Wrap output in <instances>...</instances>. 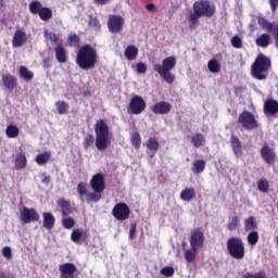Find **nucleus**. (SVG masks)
<instances>
[{
  "instance_id": "f257e3e1",
  "label": "nucleus",
  "mask_w": 278,
  "mask_h": 278,
  "mask_svg": "<svg viewBox=\"0 0 278 278\" xmlns=\"http://www.w3.org/2000/svg\"><path fill=\"white\" fill-rule=\"evenodd\" d=\"M90 186L93 192H88V184L79 182L77 185V193L83 203H99V200L102 199L101 193L105 190V177L103 174H96L90 180Z\"/></svg>"
},
{
  "instance_id": "f03ea898",
  "label": "nucleus",
  "mask_w": 278,
  "mask_h": 278,
  "mask_svg": "<svg viewBox=\"0 0 278 278\" xmlns=\"http://www.w3.org/2000/svg\"><path fill=\"white\" fill-rule=\"evenodd\" d=\"M216 12V7L210 0H198L193 3V13L189 15V29H197L199 26V18L206 16L212 18Z\"/></svg>"
},
{
  "instance_id": "7ed1b4c3",
  "label": "nucleus",
  "mask_w": 278,
  "mask_h": 278,
  "mask_svg": "<svg viewBox=\"0 0 278 278\" xmlns=\"http://www.w3.org/2000/svg\"><path fill=\"white\" fill-rule=\"evenodd\" d=\"M99 55L90 45L83 46L76 55V64L81 71H90L97 66Z\"/></svg>"
},
{
  "instance_id": "20e7f679",
  "label": "nucleus",
  "mask_w": 278,
  "mask_h": 278,
  "mask_svg": "<svg viewBox=\"0 0 278 278\" xmlns=\"http://www.w3.org/2000/svg\"><path fill=\"white\" fill-rule=\"evenodd\" d=\"M273 67V61L265 54H258L251 66V74L254 79L264 81L268 77V71Z\"/></svg>"
},
{
  "instance_id": "39448f33",
  "label": "nucleus",
  "mask_w": 278,
  "mask_h": 278,
  "mask_svg": "<svg viewBox=\"0 0 278 278\" xmlns=\"http://www.w3.org/2000/svg\"><path fill=\"white\" fill-rule=\"evenodd\" d=\"M177 66V59L175 56L165 58L162 64H154L153 68L157 75L165 81V84H175V74H173V68Z\"/></svg>"
},
{
  "instance_id": "423d86ee",
  "label": "nucleus",
  "mask_w": 278,
  "mask_h": 278,
  "mask_svg": "<svg viewBox=\"0 0 278 278\" xmlns=\"http://www.w3.org/2000/svg\"><path fill=\"white\" fill-rule=\"evenodd\" d=\"M96 131V149L98 151H105L108 147L112 144V138H110V126L103 119L98 121L94 124Z\"/></svg>"
},
{
  "instance_id": "0eeeda50",
  "label": "nucleus",
  "mask_w": 278,
  "mask_h": 278,
  "mask_svg": "<svg viewBox=\"0 0 278 278\" xmlns=\"http://www.w3.org/2000/svg\"><path fill=\"white\" fill-rule=\"evenodd\" d=\"M227 251L233 260L244 258V242L238 237H232L227 241Z\"/></svg>"
},
{
  "instance_id": "6e6552de",
  "label": "nucleus",
  "mask_w": 278,
  "mask_h": 278,
  "mask_svg": "<svg viewBox=\"0 0 278 278\" xmlns=\"http://www.w3.org/2000/svg\"><path fill=\"white\" fill-rule=\"evenodd\" d=\"M238 123L248 131H251V129H255L257 127L255 116L249 111H245L239 115Z\"/></svg>"
},
{
  "instance_id": "1a4fd4ad",
  "label": "nucleus",
  "mask_w": 278,
  "mask_h": 278,
  "mask_svg": "<svg viewBox=\"0 0 278 278\" xmlns=\"http://www.w3.org/2000/svg\"><path fill=\"white\" fill-rule=\"evenodd\" d=\"M143 110H147V102L140 96H135L130 100L128 104V113L129 114H142Z\"/></svg>"
},
{
  "instance_id": "9d476101",
  "label": "nucleus",
  "mask_w": 278,
  "mask_h": 278,
  "mask_svg": "<svg viewBox=\"0 0 278 278\" xmlns=\"http://www.w3.org/2000/svg\"><path fill=\"white\" fill-rule=\"evenodd\" d=\"M112 214L116 220H127L131 214V210L126 203H117L112 211Z\"/></svg>"
},
{
  "instance_id": "9b49d317",
  "label": "nucleus",
  "mask_w": 278,
  "mask_h": 278,
  "mask_svg": "<svg viewBox=\"0 0 278 278\" xmlns=\"http://www.w3.org/2000/svg\"><path fill=\"white\" fill-rule=\"evenodd\" d=\"M21 220L24 223V225H29V223H36L40 219V215H38V212L36 208H28L26 206L23 207L21 211Z\"/></svg>"
},
{
  "instance_id": "f8f14e48",
  "label": "nucleus",
  "mask_w": 278,
  "mask_h": 278,
  "mask_svg": "<svg viewBox=\"0 0 278 278\" xmlns=\"http://www.w3.org/2000/svg\"><path fill=\"white\" fill-rule=\"evenodd\" d=\"M123 25H125V20L117 15H111L108 21V27L111 34H119L123 31Z\"/></svg>"
},
{
  "instance_id": "ddd939ff",
  "label": "nucleus",
  "mask_w": 278,
  "mask_h": 278,
  "mask_svg": "<svg viewBox=\"0 0 278 278\" xmlns=\"http://www.w3.org/2000/svg\"><path fill=\"white\" fill-rule=\"evenodd\" d=\"M205 242V236L201 229H195L191 233L190 244L192 249H202L203 243Z\"/></svg>"
},
{
  "instance_id": "4468645a",
  "label": "nucleus",
  "mask_w": 278,
  "mask_h": 278,
  "mask_svg": "<svg viewBox=\"0 0 278 278\" xmlns=\"http://www.w3.org/2000/svg\"><path fill=\"white\" fill-rule=\"evenodd\" d=\"M59 270L61 273V278H75L77 266L73 263H65L60 265Z\"/></svg>"
},
{
  "instance_id": "2eb2a0df",
  "label": "nucleus",
  "mask_w": 278,
  "mask_h": 278,
  "mask_svg": "<svg viewBox=\"0 0 278 278\" xmlns=\"http://www.w3.org/2000/svg\"><path fill=\"white\" fill-rule=\"evenodd\" d=\"M261 156L266 162V164H275V161L277 160V154L275 153V150H273L268 146H263L261 149Z\"/></svg>"
},
{
  "instance_id": "dca6fc26",
  "label": "nucleus",
  "mask_w": 278,
  "mask_h": 278,
  "mask_svg": "<svg viewBox=\"0 0 278 278\" xmlns=\"http://www.w3.org/2000/svg\"><path fill=\"white\" fill-rule=\"evenodd\" d=\"M27 42V33L23 31L21 29L15 30L13 39H12V46L14 49H18L23 47Z\"/></svg>"
},
{
  "instance_id": "f3484780",
  "label": "nucleus",
  "mask_w": 278,
  "mask_h": 278,
  "mask_svg": "<svg viewBox=\"0 0 278 278\" xmlns=\"http://www.w3.org/2000/svg\"><path fill=\"white\" fill-rule=\"evenodd\" d=\"M170 110H173V105L166 101L157 102L152 106V112L160 115L169 114Z\"/></svg>"
},
{
  "instance_id": "a211bd4d",
  "label": "nucleus",
  "mask_w": 278,
  "mask_h": 278,
  "mask_svg": "<svg viewBox=\"0 0 278 278\" xmlns=\"http://www.w3.org/2000/svg\"><path fill=\"white\" fill-rule=\"evenodd\" d=\"M230 144L236 157L242 156V142L240 141V138H238L236 135H231Z\"/></svg>"
},
{
  "instance_id": "6ab92c4d",
  "label": "nucleus",
  "mask_w": 278,
  "mask_h": 278,
  "mask_svg": "<svg viewBox=\"0 0 278 278\" xmlns=\"http://www.w3.org/2000/svg\"><path fill=\"white\" fill-rule=\"evenodd\" d=\"M16 77L11 74L2 75V84L8 90H14L16 88Z\"/></svg>"
},
{
  "instance_id": "aec40b11",
  "label": "nucleus",
  "mask_w": 278,
  "mask_h": 278,
  "mask_svg": "<svg viewBox=\"0 0 278 278\" xmlns=\"http://www.w3.org/2000/svg\"><path fill=\"white\" fill-rule=\"evenodd\" d=\"M258 25L260 27H262V29H264L268 34H273V31H277V26H275L273 22H268L264 17H258Z\"/></svg>"
},
{
  "instance_id": "412c9836",
  "label": "nucleus",
  "mask_w": 278,
  "mask_h": 278,
  "mask_svg": "<svg viewBox=\"0 0 278 278\" xmlns=\"http://www.w3.org/2000/svg\"><path fill=\"white\" fill-rule=\"evenodd\" d=\"M27 166V156H25V153L20 152L15 156V168L16 170H23Z\"/></svg>"
},
{
  "instance_id": "4be33fe9",
  "label": "nucleus",
  "mask_w": 278,
  "mask_h": 278,
  "mask_svg": "<svg viewBox=\"0 0 278 278\" xmlns=\"http://www.w3.org/2000/svg\"><path fill=\"white\" fill-rule=\"evenodd\" d=\"M55 58L61 64H65V62L68 60L66 56V50H64V47L62 45H59L54 49Z\"/></svg>"
},
{
  "instance_id": "5701e85b",
  "label": "nucleus",
  "mask_w": 278,
  "mask_h": 278,
  "mask_svg": "<svg viewBox=\"0 0 278 278\" xmlns=\"http://www.w3.org/2000/svg\"><path fill=\"white\" fill-rule=\"evenodd\" d=\"M124 55H125L126 60H129L130 62L136 60V58H138V47L127 46L124 51Z\"/></svg>"
},
{
  "instance_id": "b1692460",
  "label": "nucleus",
  "mask_w": 278,
  "mask_h": 278,
  "mask_svg": "<svg viewBox=\"0 0 278 278\" xmlns=\"http://www.w3.org/2000/svg\"><path fill=\"white\" fill-rule=\"evenodd\" d=\"M43 227L45 229H53L55 227V217L51 213H43Z\"/></svg>"
},
{
  "instance_id": "393cba45",
  "label": "nucleus",
  "mask_w": 278,
  "mask_h": 278,
  "mask_svg": "<svg viewBox=\"0 0 278 278\" xmlns=\"http://www.w3.org/2000/svg\"><path fill=\"white\" fill-rule=\"evenodd\" d=\"M255 45L262 49H266L270 45V35L262 34L258 38L255 39Z\"/></svg>"
},
{
  "instance_id": "a878e982",
  "label": "nucleus",
  "mask_w": 278,
  "mask_h": 278,
  "mask_svg": "<svg viewBox=\"0 0 278 278\" xmlns=\"http://www.w3.org/2000/svg\"><path fill=\"white\" fill-rule=\"evenodd\" d=\"M197 197V191H194V188H186L180 192V199L181 201L190 202L192 199Z\"/></svg>"
},
{
  "instance_id": "bb28decb",
  "label": "nucleus",
  "mask_w": 278,
  "mask_h": 278,
  "mask_svg": "<svg viewBox=\"0 0 278 278\" xmlns=\"http://www.w3.org/2000/svg\"><path fill=\"white\" fill-rule=\"evenodd\" d=\"M264 110L267 114H277L278 113V102L275 100H268L264 104Z\"/></svg>"
},
{
  "instance_id": "cd10ccee",
  "label": "nucleus",
  "mask_w": 278,
  "mask_h": 278,
  "mask_svg": "<svg viewBox=\"0 0 278 278\" xmlns=\"http://www.w3.org/2000/svg\"><path fill=\"white\" fill-rule=\"evenodd\" d=\"M58 205L61 207L63 216H70V214H73V210H71V203L65 199H60L58 201Z\"/></svg>"
},
{
  "instance_id": "c85d7f7f",
  "label": "nucleus",
  "mask_w": 278,
  "mask_h": 278,
  "mask_svg": "<svg viewBox=\"0 0 278 278\" xmlns=\"http://www.w3.org/2000/svg\"><path fill=\"white\" fill-rule=\"evenodd\" d=\"M20 77L26 81H31V79H34V73L26 66H20Z\"/></svg>"
},
{
  "instance_id": "c756f323",
  "label": "nucleus",
  "mask_w": 278,
  "mask_h": 278,
  "mask_svg": "<svg viewBox=\"0 0 278 278\" xmlns=\"http://www.w3.org/2000/svg\"><path fill=\"white\" fill-rule=\"evenodd\" d=\"M254 229H257V222H255V217L250 216L244 219V231H253Z\"/></svg>"
},
{
  "instance_id": "7c9ffc66",
  "label": "nucleus",
  "mask_w": 278,
  "mask_h": 278,
  "mask_svg": "<svg viewBox=\"0 0 278 278\" xmlns=\"http://www.w3.org/2000/svg\"><path fill=\"white\" fill-rule=\"evenodd\" d=\"M49 160H51V153H49V152H43L36 156V163L39 166H45V164H47V162H49Z\"/></svg>"
},
{
  "instance_id": "2f4dec72",
  "label": "nucleus",
  "mask_w": 278,
  "mask_h": 278,
  "mask_svg": "<svg viewBox=\"0 0 278 278\" xmlns=\"http://www.w3.org/2000/svg\"><path fill=\"white\" fill-rule=\"evenodd\" d=\"M205 170V161L203 160H197L193 162V168L192 172L195 175H199Z\"/></svg>"
},
{
  "instance_id": "473e14b6",
  "label": "nucleus",
  "mask_w": 278,
  "mask_h": 278,
  "mask_svg": "<svg viewBox=\"0 0 278 278\" xmlns=\"http://www.w3.org/2000/svg\"><path fill=\"white\" fill-rule=\"evenodd\" d=\"M197 251H199V249H194V248H191L185 251V260L186 262H188V264L197 260Z\"/></svg>"
},
{
  "instance_id": "72a5a7b5",
  "label": "nucleus",
  "mask_w": 278,
  "mask_h": 278,
  "mask_svg": "<svg viewBox=\"0 0 278 278\" xmlns=\"http://www.w3.org/2000/svg\"><path fill=\"white\" fill-rule=\"evenodd\" d=\"M28 10L30 14H40V11L42 10V3H40L38 0H35L29 3Z\"/></svg>"
},
{
  "instance_id": "f704fd0d",
  "label": "nucleus",
  "mask_w": 278,
  "mask_h": 278,
  "mask_svg": "<svg viewBox=\"0 0 278 278\" xmlns=\"http://www.w3.org/2000/svg\"><path fill=\"white\" fill-rule=\"evenodd\" d=\"M53 16V11L47 7H42L41 11L39 12V17L41 21H51Z\"/></svg>"
},
{
  "instance_id": "c9c22d12",
  "label": "nucleus",
  "mask_w": 278,
  "mask_h": 278,
  "mask_svg": "<svg viewBox=\"0 0 278 278\" xmlns=\"http://www.w3.org/2000/svg\"><path fill=\"white\" fill-rule=\"evenodd\" d=\"M191 142L193 147L199 149V147H203V144H205V137L202 134L198 132L195 136L191 138Z\"/></svg>"
},
{
  "instance_id": "e433bc0d",
  "label": "nucleus",
  "mask_w": 278,
  "mask_h": 278,
  "mask_svg": "<svg viewBox=\"0 0 278 278\" xmlns=\"http://www.w3.org/2000/svg\"><path fill=\"white\" fill-rule=\"evenodd\" d=\"M207 68L211 73H220V63L216 59H212L207 63Z\"/></svg>"
},
{
  "instance_id": "4c0bfd02",
  "label": "nucleus",
  "mask_w": 278,
  "mask_h": 278,
  "mask_svg": "<svg viewBox=\"0 0 278 278\" xmlns=\"http://www.w3.org/2000/svg\"><path fill=\"white\" fill-rule=\"evenodd\" d=\"M146 147L148 151H159L160 149V142L155 138L148 139Z\"/></svg>"
},
{
  "instance_id": "58836bf2",
  "label": "nucleus",
  "mask_w": 278,
  "mask_h": 278,
  "mask_svg": "<svg viewBox=\"0 0 278 278\" xmlns=\"http://www.w3.org/2000/svg\"><path fill=\"white\" fill-rule=\"evenodd\" d=\"M247 240L251 247H255V244L260 242V233L257 231H251L248 235Z\"/></svg>"
},
{
  "instance_id": "ea45409f",
  "label": "nucleus",
  "mask_w": 278,
  "mask_h": 278,
  "mask_svg": "<svg viewBox=\"0 0 278 278\" xmlns=\"http://www.w3.org/2000/svg\"><path fill=\"white\" fill-rule=\"evenodd\" d=\"M5 134L8 138H18L20 129L14 125H9L7 127Z\"/></svg>"
},
{
  "instance_id": "a19ab883",
  "label": "nucleus",
  "mask_w": 278,
  "mask_h": 278,
  "mask_svg": "<svg viewBox=\"0 0 278 278\" xmlns=\"http://www.w3.org/2000/svg\"><path fill=\"white\" fill-rule=\"evenodd\" d=\"M55 108L59 114H66V112L68 111V103H66L65 101H58L55 102Z\"/></svg>"
},
{
  "instance_id": "79ce46f5",
  "label": "nucleus",
  "mask_w": 278,
  "mask_h": 278,
  "mask_svg": "<svg viewBox=\"0 0 278 278\" xmlns=\"http://www.w3.org/2000/svg\"><path fill=\"white\" fill-rule=\"evenodd\" d=\"M130 140L135 149H140V146L142 144V138L138 132H134Z\"/></svg>"
},
{
  "instance_id": "37998d69",
  "label": "nucleus",
  "mask_w": 278,
  "mask_h": 278,
  "mask_svg": "<svg viewBox=\"0 0 278 278\" xmlns=\"http://www.w3.org/2000/svg\"><path fill=\"white\" fill-rule=\"evenodd\" d=\"M84 237V229H74L72 231L71 240L72 242H78Z\"/></svg>"
},
{
  "instance_id": "c03bdc74",
  "label": "nucleus",
  "mask_w": 278,
  "mask_h": 278,
  "mask_svg": "<svg viewBox=\"0 0 278 278\" xmlns=\"http://www.w3.org/2000/svg\"><path fill=\"white\" fill-rule=\"evenodd\" d=\"M238 225H240V219L238 218V216H233L231 218V222L228 223L227 228L229 229V231H236V229H238Z\"/></svg>"
},
{
  "instance_id": "a18cd8bd",
  "label": "nucleus",
  "mask_w": 278,
  "mask_h": 278,
  "mask_svg": "<svg viewBox=\"0 0 278 278\" xmlns=\"http://www.w3.org/2000/svg\"><path fill=\"white\" fill-rule=\"evenodd\" d=\"M43 34H45V38H47L53 45L58 43V35H55V33H51V31L45 29Z\"/></svg>"
},
{
  "instance_id": "49530a36",
  "label": "nucleus",
  "mask_w": 278,
  "mask_h": 278,
  "mask_svg": "<svg viewBox=\"0 0 278 278\" xmlns=\"http://www.w3.org/2000/svg\"><path fill=\"white\" fill-rule=\"evenodd\" d=\"M93 143H94V136L87 135L83 142V147H84V149H86V151H88V148L91 147Z\"/></svg>"
},
{
  "instance_id": "de8ad7c7",
  "label": "nucleus",
  "mask_w": 278,
  "mask_h": 278,
  "mask_svg": "<svg viewBox=\"0 0 278 278\" xmlns=\"http://www.w3.org/2000/svg\"><path fill=\"white\" fill-rule=\"evenodd\" d=\"M62 225L65 229H73L75 227V219L73 217L63 218Z\"/></svg>"
},
{
  "instance_id": "09e8293b",
  "label": "nucleus",
  "mask_w": 278,
  "mask_h": 278,
  "mask_svg": "<svg viewBox=\"0 0 278 278\" xmlns=\"http://www.w3.org/2000/svg\"><path fill=\"white\" fill-rule=\"evenodd\" d=\"M89 27H91V29H93L94 31H99V29H101L99 20H97V17H90L89 18Z\"/></svg>"
},
{
  "instance_id": "8fccbe9b",
  "label": "nucleus",
  "mask_w": 278,
  "mask_h": 278,
  "mask_svg": "<svg viewBox=\"0 0 278 278\" xmlns=\"http://www.w3.org/2000/svg\"><path fill=\"white\" fill-rule=\"evenodd\" d=\"M231 46L235 49H242V39L238 36L231 38Z\"/></svg>"
},
{
  "instance_id": "3c124183",
  "label": "nucleus",
  "mask_w": 278,
  "mask_h": 278,
  "mask_svg": "<svg viewBox=\"0 0 278 278\" xmlns=\"http://www.w3.org/2000/svg\"><path fill=\"white\" fill-rule=\"evenodd\" d=\"M161 275H164L165 277H173L175 275V268L164 267L161 269Z\"/></svg>"
},
{
  "instance_id": "603ef678",
  "label": "nucleus",
  "mask_w": 278,
  "mask_h": 278,
  "mask_svg": "<svg viewBox=\"0 0 278 278\" xmlns=\"http://www.w3.org/2000/svg\"><path fill=\"white\" fill-rule=\"evenodd\" d=\"M70 47H77L79 45V37L77 35H71L68 37Z\"/></svg>"
},
{
  "instance_id": "864d4df0",
  "label": "nucleus",
  "mask_w": 278,
  "mask_h": 278,
  "mask_svg": "<svg viewBox=\"0 0 278 278\" xmlns=\"http://www.w3.org/2000/svg\"><path fill=\"white\" fill-rule=\"evenodd\" d=\"M2 255H3V257H5V260H12V248L4 247L2 249Z\"/></svg>"
},
{
  "instance_id": "5fc2aeb1",
  "label": "nucleus",
  "mask_w": 278,
  "mask_h": 278,
  "mask_svg": "<svg viewBox=\"0 0 278 278\" xmlns=\"http://www.w3.org/2000/svg\"><path fill=\"white\" fill-rule=\"evenodd\" d=\"M258 190L261 192H268V181L266 180H260L258 181Z\"/></svg>"
},
{
  "instance_id": "6e6d98bb",
  "label": "nucleus",
  "mask_w": 278,
  "mask_h": 278,
  "mask_svg": "<svg viewBox=\"0 0 278 278\" xmlns=\"http://www.w3.org/2000/svg\"><path fill=\"white\" fill-rule=\"evenodd\" d=\"M137 73H138V75H144V73H147V64L138 63L137 64Z\"/></svg>"
},
{
  "instance_id": "4d7b16f0",
  "label": "nucleus",
  "mask_w": 278,
  "mask_h": 278,
  "mask_svg": "<svg viewBox=\"0 0 278 278\" xmlns=\"http://www.w3.org/2000/svg\"><path fill=\"white\" fill-rule=\"evenodd\" d=\"M129 236H130V240H135L136 239V224H132L130 226Z\"/></svg>"
},
{
  "instance_id": "13d9d810",
  "label": "nucleus",
  "mask_w": 278,
  "mask_h": 278,
  "mask_svg": "<svg viewBox=\"0 0 278 278\" xmlns=\"http://www.w3.org/2000/svg\"><path fill=\"white\" fill-rule=\"evenodd\" d=\"M270 8H271V12H277V8H278V0H268Z\"/></svg>"
},
{
  "instance_id": "bf43d9fd",
  "label": "nucleus",
  "mask_w": 278,
  "mask_h": 278,
  "mask_svg": "<svg viewBox=\"0 0 278 278\" xmlns=\"http://www.w3.org/2000/svg\"><path fill=\"white\" fill-rule=\"evenodd\" d=\"M274 42H275L276 49H278V26L276 27V31L274 34Z\"/></svg>"
},
{
  "instance_id": "052dcab7",
  "label": "nucleus",
  "mask_w": 278,
  "mask_h": 278,
  "mask_svg": "<svg viewBox=\"0 0 278 278\" xmlns=\"http://www.w3.org/2000/svg\"><path fill=\"white\" fill-rule=\"evenodd\" d=\"M155 153H157V151H153V150L147 151V154L149 155L150 160H153L155 157Z\"/></svg>"
},
{
  "instance_id": "680f3d73",
  "label": "nucleus",
  "mask_w": 278,
  "mask_h": 278,
  "mask_svg": "<svg viewBox=\"0 0 278 278\" xmlns=\"http://www.w3.org/2000/svg\"><path fill=\"white\" fill-rule=\"evenodd\" d=\"M254 278H266V273L265 271H258L254 274Z\"/></svg>"
},
{
  "instance_id": "e2e57ef3",
  "label": "nucleus",
  "mask_w": 278,
  "mask_h": 278,
  "mask_svg": "<svg viewBox=\"0 0 278 278\" xmlns=\"http://www.w3.org/2000/svg\"><path fill=\"white\" fill-rule=\"evenodd\" d=\"M146 9L148 10V12H153V10H155V4L149 3L146 5Z\"/></svg>"
},
{
  "instance_id": "0e129e2a",
  "label": "nucleus",
  "mask_w": 278,
  "mask_h": 278,
  "mask_svg": "<svg viewBox=\"0 0 278 278\" xmlns=\"http://www.w3.org/2000/svg\"><path fill=\"white\" fill-rule=\"evenodd\" d=\"M43 68H51V63H50L49 59L43 60Z\"/></svg>"
},
{
  "instance_id": "69168bd1",
  "label": "nucleus",
  "mask_w": 278,
  "mask_h": 278,
  "mask_svg": "<svg viewBox=\"0 0 278 278\" xmlns=\"http://www.w3.org/2000/svg\"><path fill=\"white\" fill-rule=\"evenodd\" d=\"M96 3H99V5H105L110 3V0H94Z\"/></svg>"
},
{
  "instance_id": "338daca9",
  "label": "nucleus",
  "mask_w": 278,
  "mask_h": 278,
  "mask_svg": "<svg viewBox=\"0 0 278 278\" xmlns=\"http://www.w3.org/2000/svg\"><path fill=\"white\" fill-rule=\"evenodd\" d=\"M243 278H255V274L247 273V274L243 275Z\"/></svg>"
},
{
  "instance_id": "774afa93",
  "label": "nucleus",
  "mask_w": 278,
  "mask_h": 278,
  "mask_svg": "<svg viewBox=\"0 0 278 278\" xmlns=\"http://www.w3.org/2000/svg\"><path fill=\"white\" fill-rule=\"evenodd\" d=\"M187 244H188V243H186V242H185V243H182V247H184V248H186V247H187Z\"/></svg>"
}]
</instances>
